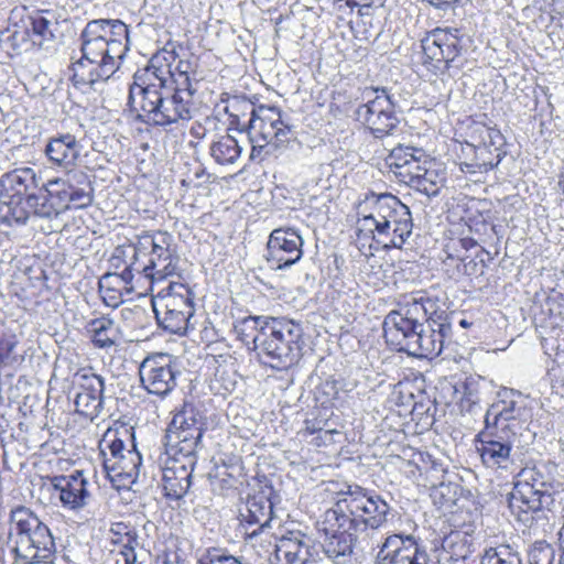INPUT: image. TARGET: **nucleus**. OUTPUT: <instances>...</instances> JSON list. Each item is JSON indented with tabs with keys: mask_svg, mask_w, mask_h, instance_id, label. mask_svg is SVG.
Masks as SVG:
<instances>
[{
	"mask_svg": "<svg viewBox=\"0 0 564 564\" xmlns=\"http://www.w3.org/2000/svg\"><path fill=\"white\" fill-rule=\"evenodd\" d=\"M79 40L82 57L70 67L76 87L108 80L120 68L129 50L128 26L120 20H91Z\"/></svg>",
	"mask_w": 564,
	"mask_h": 564,
	"instance_id": "nucleus-1",
	"label": "nucleus"
},
{
	"mask_svg": "<svg viewBox=\"0 0 564 564\" xmlns=\"http://www.w3.org/2000/svg\"><path fill=\"white\" fill-rule=\"evenodd\" d=\"M243 345L274 369H286L301 357L303 328L290 319L248 316L235 326Z\"/></svg>",
	"mask_w": 564,
	"mask_h": 564,
	"instance_id": "nucleus-2",
	"label": "nucleus"
},
{
	"mask_svg": "<svg viewBox=\"0 0 564 564\" xmlns=\"http://www.w3.org/2000/svg\"><path fill=\"white\" fill-rule=\"evenodd\" d=\"M413 229L410 208L392 194L367 199L357 220V239L375 241L382 248H401Z\"/></svg>",
	"mask_w": 564,
	"mask_h": 564,
	"instance_id": "nucleus-3",
	"label": "nucleus"
},
{
	"mask_svg": "<svg viewBox=\"0 0 564 564\" xmlns=\"http://www.w3.org/2000/svg\"><path fill=\"white\" fill-rule=\"evenodd\" d=\"M337 495L335 507L345 513L355 532L364 534L359 543L366 542L369 546L368 531L373 533L387 525L390 505L380 495L357 484H345Z\"/></svg>",
	"mask_w": 564,
	"mask_h": 564,
	"instance_id": "nucleus-4",
	"label": "nucleus"
},
{
	"mask_svg": "<svg viewBox=\"0 0 564 564\" xmlns=\"http://www.w3.org/2000/svg\"><path fill=\"white\" fill-rule=\"evenodd\" d=\"M39 186L31 167L15 169L0 178V221L9 226H22L33 216Z\"/></svg>",
	"mask_w": 564,
	"mask_h": 564,
	"instance_id": "nucleus-5",
	"label": "nucleus"
},
{
	"mask_svg": "<svg viewBox=\"0 0 564 564\" xmlns=\"http://www.w3.org/2000/svg\"><path fill=\"white\" fill-rule=\"evenodd\" d=\"M248 137L252 145L251 159L265 148H281L296 139L291 118L276 107L253 108L248 124Z\"/></svg>",
	"mask_w": 564,
	"mask_h": 564,
	"instance_id": "nucleus-6",
	"label": "nucleus"
},
{
	"mask_svg": "<svg viewBox=\"0 0 564 564\" xmlns=\"http://www.w3.org/2000/svg\"><path fill=\"white\" fill-rule=\"evenodd\" d=\"M172 236L165 231L144 235L138 239L140 262L132 268L151 282H161L170 276L180 278L178 257L171 249Z\"/></svg>",
	"mask_w": 564,
	"mask_h": 564,
	"instance_id": "nucleus-7",
	"label": "nucleus"
},
{
	"mask_svg": "<svg viewBox=\"0 0 564 564\" xmlns=\"http://www.w3.org/2000/svg\"><path fill=\"white\" fill-rule=\"evenodd\" d=\"M194 294L183 283L171 281L152 299L158 324L172 334H185L194 314Z\"/></svg>",
	"mask_w": 564,
	"mask_h": 564,
	"instance_id": "nucleus-8",
	"label": "nucleus"
},
{
	"mask_svg": "<svg viewBox=\"0 0 564 564\" xmlns=\"http://www.w3.org/2000/svg\"><path fill=\"white\" fill-rule=\"evenodd\" d=\"M319 544L325 555L335 564H347L351 560L359 532H355L351 522L336 507L324 512L316 523Z\"/></svg>",
	"mask_w": 564,
	"mask_h": 564,
	"instance_id": "nucleus-9",
	"label": "nucleus"
},
{
	"mask_svg": "<svg viewBox=\"0 0 564 564\" xmlns=\"http://www.w3.org/2000/svg\"><path fill=\"white\" fill-rule=\"evenodd\" d=\"M406 333L402 339L387 343L410 356L432 359L442 352L446 338L452 335V326L445 318L438 317Z\"/></svg>",
	"mask_w": 564,
	"mask_h": 564,
	"instance_id": "nucleus-10",
	"label": "nucleus"
},
{
	"mask_svg": "<svg viewBox=\"0 0 564 564\" xmlns=\"http://www.w3.org/2000/svg\"><path fill=\"white\" fill-rule=\"evenodd\" d=\"M434 303L422 292L406 294L398 304V310L390 312L383 321V334L387 341L402 339L414 328H419L429 317Z\"/></svg>",
	"mask_w": 564,
	"mask_h": 564,
	"instance_id": "nucleus-11",
	"label": "nucleus"
},
{
	"mask_svg": "<svg viewBox=\"0 0 564 564\" xmlns=\"http://www.w3.org/2000/svg\"><path fill=\"white\" fill-rule=\"evenodd\" d=\"M516 433L498 432L484 429L478 435L477 451L482 464L491 469L508 470L516 464L520 437Z\"/></svg>",
	"mask_w": 564,
	"mask_h": 564,
	"instance_id": "nucleus-12",
	"label": "nucleus"
},
{
	"mask_svg": "<svg viewBox=\"0 0 564 564\" xmlns=\"http://www.w3.org/2000/svg\"><path fill=\"white\" fill-rule=\"evenodd\" d=\"M375 93V98L358 107L357 116L376 138H383L393 133L400 120L394 112V102L387 90L376 89Z\"/></svg>",
	"mask_w": 564,
	"mask_h": 564,
	"instance_id": "nucleus-13",
	"label": "nucleus"
},
{
	"mask_svg": "<svg viewBox=\"0 0 564 564\" xmlns=\"http://www.w3.org/2000/svg\"><path fill=\"white\" fill-rule=\"evenodd\" d=\"M303 238L292 227H280L271 231L267 242L265 260L273 270H283L303 257Z\"/></svg>",
	"mask_w": 564,
	"mask_h": 564,
	"instance_id": "nucleus-14",
	"label": "nucleus"
},
{
	"mask_svg": "<svg viewBox=\"0 0 564 564\" xmlns=\"http://www.w3.org/2000/svg\"><path fill=\"white\" fill-rule=\"evenodd\" d=\"M177 371L170 356L154 355L147 357L139 367L142 387L152 394L167 395L176 387Z\"/></svg>",
	"mask_w": 564,
	"mask_h": 564,
	"instance_id": "nucleus-15",
	"label": "nucleus"
},
{
	"mask_svg": "<svg viewBox=\"0 0 564 564\" xmlns=\"http://www.w3.org/2000/svg\"><path fill=\"white\" fill-rule=\"evenodd\" d=\"M63 178L50 180L44 186V193L37 195L32 217L52 219L67 209L83 208V193L67 194Z\"/></svg>",
	"mask_w": 564,
	"mask_h": 564,
	"instance_id": "nucleus-16",
	"label": "nucleus"
},
{
	"mask_svg": "<svg viewBox=\"0 0 564 564\" xmlns=\"http://www.w3.org/2000/svg\"><path fill=\"white\" fill-rule=\"evenodd\" d=\"M551 495L545 482L534 469L522 470L519 480L514 484L510 497V506L519 507L524 511L536 512L551 502Z\"/></svg>",
	"mask_w": 564,
	"mask_h": 564,
	"instance_id": "nucleus-17",
	"label": "nucleus"
},
{
	"mask_svg": "<svg viewBox=\"0 0 564 564\" xmlns=\"http://www.w3.org/2000/svg\"><path fill=\"white\" fill-rule=\"evenodd\" d=\"M108 453L102 449L105 456L104 467L110 480L133 482L139 476L141 455L133 447L127 449L123 441L115 438L107 444Z\"/></svg>",
	"mask_w": 564,
	"mask_h": 564,
	"instance_id": "nucleus-18",
	"label": "nucleus"
},
{
	"mask_svg": "<svg viewBox=\"0 0 564 564\" xmlns=\"http://www.w3.org/2000/svg\"><path fill=\"white\" fill-rule=\"evenodd\" d=\"M425 547L409 534L389 535L378 554V564H429Z\"/></svg>",
	"mask_w": 564,
	"mask_h": 564,
	"instance_id": "nucleus-19",
	"label": "nucleus"
},
{
	"mask_svg": "<svg viewBox=\"0 0 564 564\" xmlns=\"http://www.w3.org/2000/svg\"><path fill=\"white\" fill-rule=\"evenodd\" d=\"M172 91V87H163L162 84H138L130 87L129 104L135 109H140L139 117L149 123L162 126V120L158 118L161 111L165 112L166 96ZM164 116V113H162Z\"/></svg>",
	"mask_w": 564,
	"mask_h": 564,
	"instance_id": "nucleus-20",
	"label": "nucleus"
},
{
	"mask_svg": "<svg viewBox=\"0 0 564 564\" xmlns=\"http://www.w3.org/2000/svg\"><path fill=\"white\" fill-rule=\"evenodd\" d=\"M67 22L56 10H36L28 17L25 23L34 45L48 50L62 40Z\"/></svg>",
	"mask_w": 564,
	"mask_h": 564,
	"instance_id": "nucleus-21",
	"label": "nucleus"
},
{
	"mask_svg": "<svg viewBox=\"0 0 564 564\" xmlns=\"http://www.w3.org/2000/svg\"><path fill=\"white\" fill-rule=\"evenodd\" d=\"M507 394L508 392H505L503 398L499 394L500 399L488 408L485 415V429L522 435L524 427L521 416L524 409L519 405L518 401L508 399Z\"/></svg>",
	"mask_w": 564,
	"mask_h": 564,
	"instance_id": "nucleus-22",
	"label": "nucleus"
},
{
	"mask_svg": "<svg viewBox=\"0 0 564 564\" xmlns=\"http://www.w3.org/2000/svg\"><path fill=\"white\" fill-rule=\"evenodd\" d=\"M388 160L393 173L406 185L429 166L435 165L423 149L401 144L391 150Z\"/></svg>",
	"mask_w": 564,
	"mask_h": 564,
	"instance_id": "nucleus-23",
	"label": "nucleus"
},
{
	"mask_svg": "<svg viewBox=\"0 0 564 564\" xmlns=\"http://www.w3.org/2000/svg\"><path fill=\"white\" fill-rule=\"evenodd\" d=\"M316 555L311 538L299 530L288 531L276 539L274 556L281 564H308L315 562Z\"/></svg>",
	"mask_w": 564,
	"mask_h": 564,
	"instance_id": "nucleus-24",
	"label": "nucleus"
},
{
	"mask_svg": "<svg viewBox=\"0 0 564 564\" xmlns=\"http://www.w3.org/2000/svg\"><path fill=\"white\" fill-rule=\"evenodd\" d=\"M12 552L17 564H54L56 543L52 531L42 534V540L26 538L12 543Z\"/></svg>",
	"mask_w": 564,
	"mask_h": 564,
	"instance_id": "nucleus-25",
	"label": "nucleus"
},
{
	"mask_svg": "<svg viewBox=\"0 0 564 564\" xmlns=\"http://www.w3.org/2000/svg\"><path fill=\"white\" fill-rule=\"evenodd\" d=\"M51 484L59 492L63 507L78 510L87 505L89 498L88 481L83 471L76 470L67 476H55L51 479Z\"/></svg>",
	"mask_w": 564,
	"mask_h": 564,
	"instance_id": "nucleus-26",
	"label": "nucleus"
},
{
	"mask_svg": "<svg viewBox=\"0 0 564 564\" xmlns=\"http://www.w3.org/2000/svg\"><path fill=\"white\" fill-rule=\"evenodd\" d=\"M51 529L30 508L20 506L10 512L9 540L11 543L26 538L42 540V534Z\"/></svg>",
	"mask_w": 564,
	"mask_h": 564,
	"instance_id": "nucleus-27",
	"label": "nucleus"
},
{
	"mask_svg": "<svg viewBox=\"0 0 564 564\" xmlns=\"http://www.w3.org/2000/svg\"><path fill=\"white\" fill-rule=\"evenodd\" d=\"M82 145L77 138L69 133H57L47 140L44 153L48 161L56 166L69 169L80 156Z\"/></svg>",
	"mask_w": 564,
	"mask_h": 564,
	"instance_id": "nucleus-28",
	"label": "nucleus"
},
{
	"mask_svg": "<svg viewBox=\"0 0 564 564\" xmlns=\"http://www.w3.org/2000/svg\"><path fill=\"white\" fill-rule=\"evenodd\" d=\"M205 430L184 431L183 433L167 426L165 434L166 453L170 457L182 456L187 463L196 465V453L202 445V436Z\"/></svg>",
	"mask_w": 564,
	"mask_h": 564,
	"instance_id": "nucleus-29",
	"label": "nucleus"
},
{
	"mask_svg": "<svg viewBox=\"0 0 564 564\" xmlns=\"http://www.w3.org/2000/svg\"><path fill=\"white\" fill-rule=\"evenodd\" d=\"M186 87L188 83L186 79H181L177 83V88L172 87V91L166 96L165 112L161 111L159 116L162 120V126L176 123L180 120H189L194 110L193 96L194 94L187 93Z\"/></svg>",
	"mask_w": 564,
	"mask_h": 564,
	"instance_id": "nucleus-30",
	"label": "nucleus"
},
{
	"mask_svg": "<svg viewBox=\"0 0 564 564\" xmlns=\"http://www.w3.org/2000/svg\"><path fill=\"white\" fill-rule=\"evenodd\" d=\"M246 522L259 524L258 530L252 531L249 536H254L258 531L271 528L273 521V505L271 500L262 492L250 496L246 502V512L242 513Z\"/></svg>",
	"mask_w": 564,
	"mask_h": 564,
	"instance_id": "nucleus-31",
	"label": "nucleus"
},
{
	"mask_svg": "<svg viewBox=\"0 0 564 564\" xmlns=\"http://www.w3.org/2000/svg\"><path fill=\"white\" fill-rule=\"evenodd\" d=\"M173 61H175L174 50L169 51L163 48L161 52L153 55L150 59L149 67L145 69L148 83L142 84H162V88L172 87L170 75H174L173 70L171 69V63Z\"/></svg>",
	"mask_w": 564,
	"mask_h": 564,
	"instance_id": "nucleus-32",
	"label": "nucleus"
},
{
	"mask_svg": "<svg viewBox=\"0 0 564 564\" xmlns=\"http://www.w3.org/2000/svg\"><path fill=\"white\" fill-rule=\"evenodd\" d=\"M169 426L181 433L191 431L192 429L205 430L206 417L203 411L196 405L185 402L182 409L173 415Z\"/></svg>",
	"mask_w": 564,
	"mask_h": 564,
	"instance_id": "nucleus-33",
	"label": "nucleus"
},
{
	"mask_svg": "<svg viewBox=\"0 0 564 564\" xmlns=\"http://www.w3.org/2000/svg\"><path fill=\"white\" fill-rule=\"evenodd\" d=\"M433 40L438 41V45H441V50L444 55L445 67L449 68L452 63L455 62L463 51L459 31L457 29H454L453 31L435 29Z\"/></svg>",
	"mask_w": 564,
	"mask_h": 564,
	"instance_id": "nucleus-34",
	"label": "nucleus"
},
{
	"mask_svg": "<svg viewBox=\"0 0 564 564\" xmlns=\"http://www.w3.org/2000/svg\"><path fill=\"white\" fill-rule=\"evenodd\" d=\"M444 184V173L431 165L419 177H414V181H410L409 186L427 197H432L438 195Z\"/></svg>",
	"mask_w": 564,
	"mask_h": 564,
	"instance_id": "nucleus-35",
	"label": "nucleus"
},
{
	"mask_svg": "<svg viewBox=\"0 0 564 564\" xmlns=\"http://www.w3.org/2000/svg\"><path fill=\"white\" fill-rule=\"evenodd\" d=\"M241 147L238 141L229 135H221L210 145V154L218 164H232L241 154Z\"/></svg>",
	"mask_w": 564,
	"mask_h": 564,
	"instance_id": "nucleus-36",
	"label": "nucleus"
},
{
	"mask_svg": "<svg viewBox=\"0 0 564 564\" xmlns=\"http://www.w3.org/2000/svg\"><path fill=\"white\" fill-rule=\"evenodd\" d=\"M109 533L111 543L122 546L121 553L124 555L126 564H134L133 544L135 543V536L132 530L123 522H116L111 524Z\"/></svg>",
	"mask_w": 564,
	"mask_h": 564,
	"instance_id": "nucleus-37",
	"label": "nucleus"
},
{
	"mask_svg": "<svg viewBox=\"0 0 564 564\" xmlns=\"http://www.w3.org/2000/svg\"><path fill=\"white\" fill-rule=\"evenodd\" d=\"M89 332L95 346L110 348L116 345L118 336L115 323L106 317L96 318L89 325Z\"/></svg>",
	"mask_w": 564,
	"mask_h": 564,
	"instance_id": "nucleus-38",
	"label": "nucleus"
},
{
	"mask_svg": "<svg viewBox=\"0 0 564 564\" xmlns=\"http://www.w3.org/2000/svg\"><path fill=\"white\" fill-rule=\"evenodd\" d=\"M74 384L77 386L78 390L99 398L104 397L105 382L104 378L97 375L91 367L79 369L73 379Z\"/></svg>",
	"mask_w": 564,
	"mask_h": 564,
	"instance_id": "nucleus-39",
	"label": "nucleus"
},
{
	"mask_svg": "<svg viewBox=\"0 0 564 564\" xmlns=\"http://www.w3.org/2000/svg\"><path fill=\"white\" fill-rule=\"evenodd\" d=\"M133 272H135L134 268H132V262H129L121 273H106L99 280V290H108V291H126L130 293L133 290L132 280Z\"/></svg>",
	"mask_w": 564,
	"mask_h": 564,
	"instance_id": "nucleus-40",
	"label": "nucleus"
},
{
	"mask_svg": "<svg viewBox=\"0 0 564 564\" xmlns=\"http://www.w3.org/2000/svg\"><path fill=\"white\" fill-rule=\"evenodd\" d=\"M63 181L65 184L63 187L67 191V194L83 193V208L88 207L93 203V188L85 172L69 171Z\"/></svg>",
	"mask_w": 564,
	"mask_h": 564,
	"instance_id": "nucleus-41",
	"label": "nucleus"
},
{
	"mask_svg": "<svg viewBox=\"0 0 564 564\" xmlns=\"http://www.w3.org/2000/svg\"><path fill=\"white\" fill-rule=\"evenodd\" d=\"M18 344V336L6 326L3 321H0V369L18 362L15 355Z\"/></svg>",
	"mask_w": 564,
	"mask_h": 564,
	"instance_id": "nucleus-42",
	"label": "nucleus"
},
{
	"mask_svg": "<svg viewBox=\"0 0 564 564\" xmlns=\"http://www.w3.org/2000/svg\"><path fill=\"white\" fill-rule=\"evenodd\" d=\"M470 137L474 148L486 147L495 152L505 144V138L501 132L496 128L487 126L476 127Z\"/></svg>",
	"mask_w": 564,
	"mask_h": 564,
	"instance_id": "nucleus-43",
	"label": "nucleus"
},
{
	"mask_svg": "<svg viewBox=\"0 0 564 564\" xmlns=\"http://www.w3.org/2000/svg\"><path fill=\"white\" fill-rule=\"evenodd\" d=\"M30 35V30L25 24L23 28L20 29L8 30L1 41L8 48H11L14 53H21L23 51H29L31 47L35 46Z\"/></svg>",
	"mask_w": 564,
	"mask_h": 564,
	"instance_id": "nucleus-44",
	"label": "nucleus"
},
{
	"mask_svg": "<svg viewBox=\"0 0 564 564\" xmlns=\"http://www.w3.org/2000/svg\"><path fill=\"white\" fill-rule=\"evenodd\" d=\"M175 475V468H165L163 473V488L165 490V496L172 499H181L183 498L189 487L191 481H184L177 478Z\"/></svg>",
	"mask_w": 564,
	"mask_h": 564,
	"instance_id": "nucleus-45",
	"label": "nucleus"
},
{
	"mask_svg": "<svg viewBox=\"0 0 564 564\" xmlns=\"http://www.w3.org/2000/svg\"><path fill=\"white\" fill-rule=\"evenodd\" d=\"M76 411L87 417H95L102 408V398L89 395L82 391H77L75 398Z\"/></svg>",
	"mask_w": 564,
	"mask_h": 564,
	"instance_id": "nucleus-46",
	"label": "nucleus"
},
{
	"mask_svg": "<svg viewBox=\"0 0 564 564\" xmlns=\"http://www.w3.org/2000/svg\"><path fill=\"white\" fill-rule=\"evenodd\" d=\"M502 155L501 149L494 152L492 149L486 147L475 148V163L473 166L478 167L479 171H489L501 162Z\"/></svg>",
	"mask_w": 564,
	"mask_h": 564,
	"instance_id": "nucleus-47",
	"label": "nucleus"
},
{
	"mask_svg": "<svg viewBox=\"0 0 564 564\" xmlns=\"http://www.w3.org/2000/svg\"><path fill=\"white\" fill-rule=\"evenodd\" d=\"M555 551L552 545L545 542H536L529 552L530 564H553Z\"/></svg>",
	"mask_w": 564,
	"mask_h": 564,
	"instance_id": "nucleus-48",
	"label": "nucleus"
},
{
	"mask_svg": "<svg viewBox=\"0 0 564 564\" xmlns=\"http://www.w3.org/2000/svg\"><path fill=\"white\" fill-rule=\"evenodd\" d=\"M126 258H130V262H140V252L138 242L126 247H118L110 259L111 267L118 269L122 263H126Z\"/></svg>",
	"mask_w": 564,
	"mask_h": 564,
	"instance_id": "nucleus-49",
	"label": "nucleus"
},
{
	"mask_svg": "<svg viewBox=\"0 0 564 564\" xmlns=\"http://www.w3.org/2000/svg\"><path fill=\"white\" fill-rule=\"evenodd\" d=\"M210 478L214 489H216L217 487L220 488L221 490L230 489L234 488L237 482L236 477L234 476L232 473L228 471L227 466L217 467L215 475L210 476Z\"/></svg>",
	"mask_w": 564,
	"mask_h": 564,
	"instance_id": "nucleus-50",
	"label": "nucleus"
},
{
	"mask_svg": "<svg viewBox=\"0 0 564 564\" xmlns=\"http://www.w3.org/2000/svg\"><path fill=\"white\" fill-rule=\"evenodd\" d=\"M481 564H522V562L517 554L507 552V556H503L502 552L491 549L482 556Z\"/></svg>",
	"mask_w": 564,
	"mask_h": 564,
	"instance_id": "nucleus-51",
	"label": "nucleus"
},
{
	"mask_svg": "<svg viewBox=\"0 0 564 564\" xmlns=\"http://www.w3.org/2000/svg\"><path fill=\"white\" fill-rule=\"evenodd\" d=\"M188 69H189V63L180 61L175 69L173 70L174 75L171 76V86L177 88V83L181 79H186V83H188V87H186L187 93L195 94L197 88L195 85L197 83H193L192 79L188 76Z\"/></svg>",
	"mask_w": 564,
	"mask_h": 564,
	"instance_id": "nucleus-52",
	"label": "nucleus"
},
{
	"mask_svg": "<svg viewBox=\"0 0 564 564\" xmlns=\"http://www.w3.org/2000/svg\"><path fill=\"white\" fill-rule=\"evenodd\" d=\"M195 465H191L187 463V458H183L182 456L171 457L170 465L166 468H175V475L177 478L184 481H191L192 473Z\"/></svg>",
	"mask_w": 564,
	"mask_h": 564,
	"instance_id": "nucleus-53",
	"label": "nucleus"
},
{
	"mask_svg": "<svg viewBox=\"0 0 564 564\" xmlns=\"http://www.w3.org/2000/svg\"><path fill=\"white\" fill-rule=\"evenodd\" d=\"M434 31L422 40V48L429 59L444 63V55L438 45V41H434Z\"/></svg>",
	"mask_w": 564,
	"mask_h": 564,
	"instance_id": "nucleus-54",
	"label": "nucleus"
},
{
	"mask_svg": "<svg viewBox=\"0 0 564 564\" xmlns=\"http://www.w3.org/2000/svg\"><path fill=\"white\" fill-rule=\"evenodd\" d=\"M199 564H242L237 557L232 555H228L225 553H220L215 550L212 553H208L203 560L199 561Z\"/></svg>",
	"mask_w": 564,
	"mask_h": 564,
	"instance_id": "nucleus-55",
	"label": "nucleus"
},
{
	"mask_svg": "<svg viewBox=\"0 0 564 564\" xmlns=\"http://www.w3.org/2000/svg\"><path fill=\"white\" fill-rule=\"evenodd\" d=\"M100 293L102 294V299L105 303L109 306L116 307L122 302V292L121 291H108V290H100Z\"/></svg>",
	"mask_w": 564,
	"mask_h": 564,
	"instance_id": "nucleus-56",
	"label": "nucleus"
},
{
	"mask_svg": "<svg viewBox=\"0 0 564 564\" xmlns=\"http://www.w3.org/2000/svg\"><path fill=\"white\" fill-rule=\"evenodd\" d=\"M323 392L329 397V399H338V388H337V381L336 380H325L322 384Z\"/></svg>",
	"mask_w": 564,
	"mask_h": 564,
	"instance_id": "nucleus-57",
	"label": "nucleus"
},
{
	"mask_svg": "<svg viewBox=\"0 0 564 564\" xmlns=\"http://www.w3.org/2000/svg\"><path fill=\"white\" fill-rule=\"evenodd\" d=\"M432 6L437 9L446 10L452 7V4L460 2L462 0H429Z\"/></svg>",
	"mask_w": 564,
	"mask_h": 564,
	"instance_id": "nucleus-58",
	"label": "nucleus"
},
{
	"mask_svg": "<svg viewBox=\"0 0 564 564\" xmlns=\"http://www.w3.org/2000/svg\"><path fill=\"white\" fill-rule=\"evenodd\" d=\"M357 3L364 7L382 6L384 0H355Z\"/></svg>",
	"mask_w": 564,
	"mask_h": 564,
	"instance_id": "nucleus-59",
	"label": "nucleus"
},
{
	"mask_svg": "<svg viewBox=\"0 0 564 564\" xmlns=\"http://www.w3.org/2000/svg\"><path fill=\"white\" fill-rule=\"evenodd\" d=\"M557 535H558V542H560V545L562 547V551H564V521H563V524H562V527L560 528V530L557 532Z\"/></svg>",
	"mask_w": 564,
	"mask_h": 564,
	"instance_id": "nucleus-60",
	"label": "nucleus"
},
{
	"mask_svg": "<svg viewBox=\"0 0 564 564\" xmlns=\"http://www.w3.org/2000/svg\"><path fill=\"white\" fill-rule=\"evenodd\" d=\"M460 242L465 249H469V248L476 246V241L473 239H463Z\"/></svg>",
	"mask_w": 564,
	"mask_h": 564,
	"instance_id": "nucleus-61",
	"label": "nucleus"
},
{
	"mask_svg": "<svg viewBox=\"0 0 564 564\" xmlns=\"http://www.w3.org/2000/svg\"><path fill=\"white\" fill-rule=\"evenodd\" d=\"M558 186L562 189V193L564 194V166L562 167L558 174Z\"/></svg>",
	"mask_w": 564,
	"mask_h": 564,
	"instance_id": "nucleus-62",
	"label": "nucleus"
},
{
	"mask_svg": "<svg viewBox=\"0 0 564 564\" xmlns=\"http://www.w3.org/2000/svg\"><path fill=\"white\" fill-rule=\"evenodd\" d=\"M192 134L198 137L199 135V131H197L195 128H192L191 130Z\"/></svg>",
	"mask_w": 564,
	"mask_h": 564,
	"instance_id": "nucleus-63",
	"label": "nucleus"
},
{
	"mask_svg": "<svg viewBox=\"0 0 564 564\" xmlns=\"http://www.w3.org/2000/svg\"><path fill=\"white\" fill-rule=\"evenodd\" d=\"M560 564H564V551H562V555L560 557Z\"/></svg>",
	"mask_w": 564,
	"mask_h": 564,
	"instance_id": "nucleus-64",
	"label": "nucleus"
}]
</instances>
